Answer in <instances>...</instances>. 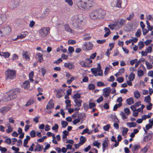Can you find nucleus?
<instances>
[{
  "mask_svg": "<svg viewBox=\"0 0 153 153\" xmlns=\"http://www.w3.org/2000/svg\"><path fill=\"white\" fill-rule=\"evenodd\" d=\"M83 19L82 15V14L75 16L72 19L70 23L74 28L79 29L80 28Z\"/></svg>",
  "mask_w": 153,
  "mask_h": 153,
  "instance_id": "f257e3e1",
  "label": "nucleus"
},
{
  "mask_svg": "<svg viewBox=\"0 0 153 153\" xmlns=\"http://www.w3.org/2000/svg\"><path fill=\"white\" fill-rule=\"evenodd\" d=\"M105 13V11L101 9H99L92 10L89 13V16L91 19H95L103 18Z\"/></svg>",
  "mask_w": 153,
  "mask_h": 153,
  "instance_id": "f03ea898",
  "label": "nucleus"
},
{
  "mask_svg": "<svg viewBox=\"0 0 153 153\" xmlns=\"http://www.w3.org/2000/svg\"><path fill=\"white\" fill-rule=\"evenodd\" d=\"M19 93L17 89H14L10 91L7 94V96L5 98V101L12 100L17 97V94Z\"/></svg>",
  "mask_w": 153,
  "mask_h": 153,
  "instance_id": "7ed1b4c3",
  "label": "nucleus"
},
{
  "mask_svg": "<svg viewBox=\"0 0 153 153\" xmlns=\"http://www.w3.org/2000/svg\"><path fill=\"white\" fill-rule=\"evenodd\" d=\"M6 79L9 81L14 79L16 76L15 70L8 69L5 72Z\"/></svg>",
  "mask_w": 153,
  "mask_h": 153,
  "instance_id": "20e7f679",
  "label": "nucleus"
},
{
  "mask_svg": "<svg viewBox=\"0 0 153 153\" xmlns=\"http://www.w3.org/2000/svg\"><path fill=\"white\" fill-rule=\"evenodd\" d=\"M50 28L48 27H43L39 31V36L42 38L46 36L49 32Z\"/></svg>",
  "mask_w": 153,
  "mask_h": 153,
  "instance_id": "39448f33",
  "label": "nucleus"
},
{
  "mask_svg": "<svg viewBox=\"0 0 153 153\" xmlns=\"http://www.w3.org/2000/svg\"><path fill=\"white\" fill-rule=\"evenodd\" d=\"M92 61L90 58H88L85 61H82L80 62L79 64L82 67L87 68L90 67L92 66L91 63Z\"/></svg>",
  "mask_w": 153,
  "mask_h": 153,
  "instance_id": "423d86ee",
  "label": "nucleus"
},
{
  "mask_svg": "<svg viewBox=\"0 0 153 153\" xmlns=\"http://www.w3.org/2000/svg\"><path fill=\"white\" fill-rule=\"evenodd\" d=\"M78 7L80 9H88L85 1L82 2V0H74Z\"/></svg>",
  "mask_w": 153,
  "mask_h": 153,
  "instance_id": "0eeeda50",
  "label": "nucleus"
},
{
  "mask_svg": "<svg viewBox=\"0 0 153 153\" xmlns=\"http://www.w3.org/2000/svg\"><path fill=\"white\" fill-rule=\"evenodd\" d=\"M92 73L95 76H102L103 75L102 71L99 68H92L91 69Z\"/></svg>",
  "mask_w": 153,
  "mask_h": 153,
  "instance_id": "6e6552de",
  "label": "nucleus"
},
{
  "mask_svg": "<svg viewBox=\"0 0 153 153\" xmlns=\"http://www.w3.org/2000/svg\"><path fill=\"white\" fill-rule=\"evenodd\" d=\"M93 45L90 42H85L83 43L82 45V48L83 49L86 50H89L92 49Z\"/></svg>",
  "mask_w": 153,
  "mask_h": 153,
  "instance_id": "1a4fd4ad",
  "label": "nucleus"
},
{
  "mask_svg": "<svg viewBox=\"0 0 153 153\" xmlns=\"http://www.w3.org/2000/svg\"><path fill=\"white\" fill-rule=\"evenodd\" d=\"M111 30L117 29L120 28V26H119L118 23L117 21L114 22L113 23L109 25L108 26Z\"/></svg>",
  "mask_w": 153,
  "mask_h": 153,
  "instance_id": "9d476101",
  "label": "nucleus"
},
{
  "mask_svg": "<svg viewBox=\"0 0 153 153\" xmlns=\"http://www.w3.org/2000/svg\"><path fill=\"white\" fill-rule=\"evenodd\" d=\"M1 28L4 35L9 34L11 31L10 27L8 26H3Z\"/></svg>",
  "mask_w": 153,
  "mask_h": 153,
  "instance_id": "9b49d317",
  "label": "nucleus"
},
{
  "mask_svg": "<svg viewBox=\"0 0 153 153\" xmlns=\"http://www.w3.org/2000/svg\"><path fill=\"white\" fill-rule=\"evenodd\" d=\"M111 91V89L110 87H107L104 88L103 89V95L105 98L108 97L109 95V93Z\"/></svg>",
  "mask_w": 153,
  "mask_h": 153,
  "instance_id": "f8f14e48",
  "label": "nucleus"
},
{
  "mask_svg": "<svg viewBox=\"0 0 153 153\" xmlns=\"http://www.w3.org/2000/svg\"><path fill=\"white\" fill-rule=\"evenodd\" d=\"M64 66L65 68L71 70L74 69L75 68L74 63L72 62L65 63Z\"/></svg>",
  "mask_w": 153,
  "mask_h": 153,
  "instance_id": "ddd939ff",
  "label": "nucleus"
},
{
  "mask_svg": "<svg viewBox=\"0 0 153 153\" xmlns=\"http://www.w3.org/2000/svg\"><path fill=\"white\" fill-rule=\"evenodd\" d=\"M22 56L23 58L27 61H30V59L28 52L27 51H23L22 52Z\"/></svg>",
  "mask_w": 153,
  "mask_h": 153,
  "instance_id": "4468645a",
  "label": "nucleus"
},
{
  "mask_svg": "<svg viewBox=\"0 0 153 153\" xmlns=\"http://www.w3.org/2000/svg\"><path fill=\"white\" fill-rule=\"evenodd\" d=\"M54 103L52 99H51L48 102L47 106L46 109L48 110L51 109L54 107Z\"/></svg>",
  "mask_w": 153,
  "mask_h": 153,
  "instance_id": "2eb2a0df",
  "label": "nucleus"
},
{
  "mask_svg": "<svg viewBox=\"0 0 153 153\" xmlns=\"http://www.w3.org/2000/svg\"><path fill=\"white\" fill-rule=\"evenodd\" d=\"M6 128H7V129L5 130L7 133H10L13 131V128L12 126L10 125V123L6 124Z\"/></svg>",
  "mask_w": 153,
  "mask_h": 153,
  "instance_id": "dca6fc26",
  "label": "nucleus"
},
{
  "mask_svg": "<svg viewBox=\"0 0 153 153\" xmlns=\"http://www.w3.org/2000/svg\"><path fill=\"white\" fill-rule=\"evenodd\" d=\"M85 2L88 9L92 7L94 4L93 0H85Z\"/></svg>",
  "mask_w": 153,
  "mask_h": 153,
  "instance_id": "f3484780",
  "label": "nucleus"
},
{
  "mask_svg": "<svg viewBox=\"0 0 153 153\" xmlns=\"http://www.w3.org/2000/svg\"><path fill=\"white\" fill-rule=\"evenodd\" d=\"M10 109V108L9 107L4 106L1 108L0 109V112L4 113L9 111Z\"/></svg>",
  "mask_w": 153,
  "mask_h": 153,
  "instance_id": "a211bd4d",
  "label": "nucleus"
},
{
  "mask_svg": "<svg viewBox=\"0 0 153 153\" xmlns=\"http://www.w3.org/2000/svg\"><path fill=\"white\" fill-rule=\"evenodd\" d=\"M36 56L38 59V61L41 62L43 61V55L40 53H37L36 54Z\"/></svg>",
  "mask_w": 153,
  "mask_h": 153,
  "instance_id": "6ab92c4d",
  "label": "nucleus"
},
{
  "mask_svg": "<svg viewBox=\"0 0 153 153\" xmlns=\"http://www.w3.org/2000/svg\"><path fill=\"white\" fill-rule=\"evenodd\" d=\"M118 22L119 26H120V28L122 27V26L125 24L126 22V19H121L119 21H117Z\"/></svg>",
  "mask_w": 153,
  "mask_h": 153,
  "instance_id": "aec40b11",
  "label": "nucleus"
},
{
  "mask_svg": "<svg viewBox=\"0 0 153 153\" xmlns=\"http://www.w3.org/2000/svg\"><path fill=\"white\" fill-rule=\"evenodd\" d=\"M22 87L25 89H27L30 87V83L28 81L25 82L22 85Z\"/></svg>",
  "mask_w": 153,
  "mask_h": 153,
  "instance_id": "412c9836",
  "label": "nucleus"
},
{
  "mask_svg": "<svg viewBox=\"0 0 153 153\" xmlns=\"http://www.w3.org/2000/svg\"><path fill=\"white\" fill-rule=\"evenodd\" d=\"M10 53L8 52H0V56H3L5 58H8L10 56Z\"/></svg>",
  "mask_w": 153,
  "mask_h": 153,
  "instance_id": "4be33fe9",
  "label": "nucleus"
},
{
  "mask_svg": "<svg viewBox=\"0 0 153 153\" xmlns=\"http://www.w3.org/2000/svg\"><path fill=\"white\" fill-rule=\"evenodd\" d=\"M126 77H128V80L133 81L134 79L135 74L133 73H131L128 76V75H126Z\"/></svg>",
  "mask_w": 153,
  "mask_h": 153,
  "instance_id": "5701e85b",
  "label": "nucleus"
},
{
  "mask_svg": "<svg viewBox=\"0 0 153 153\" xmlns=\"http://www.w3.org/2000/svg\"><path fill=\"white\" fill-rule=\"evenodd\" d=\"M65 30L67 32L72 33H73L72 30L71 29L68 24L65 25H64Z\"/></svg>",
  "mask_w": 153,
  "mask_h": 153,
  "instance_id": "b1692460",
  "label": "nucleus"
},
{
  "mask_svg": "<svg viewBox=\"0 0 153 153\" xmlns=\"http://www.w3.org/2000/svg\"><path fill=\"white\" fill-rule=\"evenodd\" d=\"M62 89H59L56 90V97L57 98H60L62 96L61 93L62 91Z\"/></svg>",
  "mask_w": 153,
  "mask_h": 153,
  "instance_id": "393cba45",
  "label": "nucleus"
},
{
  "mask_svg": "<svg viewBox=\"0 0 153 153\" xmlns=\"http://www.w3.org/2000/svg\"><path fill=\"white\" fill-rule=\"evenodd\" d=\"M152 134H146L144 137L143 140L145 142H147L150 140L152 137Z\"/></svg>",
  "mask_w": 153,
  "mask_h": 153,
  "instance_id": "a878e982",
  "label": "nucleus"
},
{
  "mask_svg": "<svg viewBox=\"0 0 153 153\" xmlns=\"http://www.w3.org/2000/svg\"><path fill=\"white\" fill-rule=\"evenodd\" d=\"M74 102L76 103V105L78 107H80L81 106V104L82 102V101L81 100H74Z\"/></svg>",
  "mask_w": 153,
  "mask_h": 153,
  "instance_id": "bb28decb",
  "label": "nucleus"
},
{
  "mask_svg": "<svg viewBox=\"0 0 153 153\" xmlns=\"http://www.w3.org/2000/svg\"><path fill=\"white\" fill-rule=\"evenodd\" d=\"M6 19V16L5 14H0V23H1L3 21H4Z\"/></svg>",
  "mask_w": 153,
  "mask_h": 153,
  "instance_id": "cd10ccee",
  "label": "nucleus"
},
{
  "mask_svg": "<svg viewBox=\"0 0 153 153\" xmlns=\"http://www.w3.org/2000/svg\"><path fill=\"white\" fill-rule=\"evenodd\" d=\"M137 123L135 122L127 123V126L131 128L134 127L136 126Z\"/></svg>",
  "mask_w": 153,
  "mask_h": 153,
  "instance_id": "c85d7f7f",
  "label": "nucleus"
},
{
  "mask_svg": "<svg viewBox=\"0 0 153 153\" xmlns=\"http://www.w3.org/2000/svg\"><path fill=\"white\" fill-rule=\"evenodd\" d=\"M80 141L79 142V144L82 145L85 142L86 140L85 137L83 136H81L80 138Z\"/></svg>",
  "mask_w": 153,
  "mask_h": 153,
  "instance_id": "c756f323",
  "label": "nucleus"
},
{
  "mask_svg": "<svg viewBox=\"0 0 153 153\" xmlns=\"http://www.w3.org/2000/svg\"><path fill=\"white\" fill-rule=\"evenodd\" d=\"M126 102L128 104L131 105L134 103L133 98L132 97H130L128 99L126 100Z\"/></svg>",
  "mask_w": 153,
  "mask_h": 153,
  "instance_id": "7c9ffc66",
  "label": "nucleus"
},
{
  "mask_svg": "<svg viewBox=\"0 0 153 153\" xmlns=\"http://www.w3.org/2000/svg\"><path fill=\"white\" fill-rule=\"evenodd\" d=\"M140 148V146L139 145L135 144L132 148V151L134 153L135 151L138 150Z\"/></svg>",
  "mask_w": 153,
  "mask_h": 153,
  "instance_id": "2f4dec72",
  "label": "nucleus"
},
{
  "mask_svg": "<svg viewBox=\"0 0 153 153\" xmlns=\"http://www.w3.org/2000/svg\"><path fill=\"white\" fill-rule=\"evenodd\" d=\"M102 145L103 146V151L104 152L105 150V147L108 146V144L106 140H105L104 141L102 144Z\"/></svg>",
  "mask_w": 153,
  "mask_h": 153,
  "instance_id": "473e14b6",
  "label": "nucleus"
},
{
  "mask_svg": "<svg viewBox=\"0 0 153 153\" xmlns=\"http://www.w3.org/2000/svg\"><path fill=\"white\" fill-rule=\"evenodd\" d=\"M28 32L25 31V32H22L20 35H19L20 39L25 37L28 34Z\"/></svg>",
  "mask_w": 153,
  "mask_h": 153,
  "instance_id": "72a5a7b5",
  "label": "nucleus"
},
{
  "mask_svg": "<svg viewBox=\"0 0 153 153\" xmlns=\"http://www.w3.org/2000/svg\"><path fill=\"white\" fill-rule=\"evenodd\" d=\"M134 97L136 99L139 98L140 97V94L138 91H136L134 92Z\"/></svg>",
  "mask_w": 153,
  "mask_h": 153,
  "instance_id": "f704fd0d",
  "label": "nucleus"
},
{
  "mask_svg": "<svg viewBox=\"0 0 153 153\" xmlns=\"http://www.w3.org/2000/svg\"><path fill=\"white\" fill-rule=\"evenodd\" d=\"M137 75L139 77H142L144 75L143 71L141 69L138 70L137 71Z\"/></svg>",
  "mask_w": 153,
  "mask_h": 153,
  "instance_id": "c9c22d12",
  "label": "nucleus"
},
{
  "mask_svg": "<svg viewBox=\"0 0 153 153\" xmlns=\"http://www.w3.org/2000/svg\"><path fill=\"white\" fill-rule=\"evenodd\" d=\"M146 66L147 68L149 70L152 68L153 67L152 65L148 62L146 61Z\"/></svg>",
  "mask_w": 153,
  "mask_h": 153,
  "instance_id": "e433bc0d",
  "label": "nucleus"
},
{
  "mask_svg": "<svg viewBox=\"0 0 153 153\" xmlns=\"http://www.w3.org/2000/svg\"><path fill=\"white\" fill-rule=\"evenodd\" d=\"M122 105V103H118L115 104L114 106L113 110L114 111H116L118 108H120Z\"/></svg>",
  "mask_w": 153,
  "mask_h": 153,
  "instance_id": "4c0bfd02",
  "label": "nucleus"
},
{
  "mask_svg": "<svg viewBox=\"0 0 153 153\" xmlns=\"http://www.w3.org/2000/svg\"><path fill=\"white\" fill-rule=\"evenodd\" d=\"M48 137H50L51 136H52L53 137V140L52 142L53 143H54L55 144H57L58 142L56 140V137L55 136V134H53L52 135H51L52 134H47Z\"/></svg>",
  "mask_w": 153,
  "mask_h": 153,
  "instance_id": "58836bf2",
  "label": "nucleus"
},
{
  "mask_svg": "<svg viewBox=\"0 0 153 153\" xmlns=\"http://www.w3.org/2000/svg\"><path fill=\"white\" fill-rule=\"evenodd\" d=\"M83 38L85 40H88L90 39L91 37L88 36V34H85L83 36Z\"/></svg>",
  "mask_w": 153,
  "mask_h": 153,
  "instance_id": "ea45409f",
  "label": "nucleus"
},
{
  "mask_svg": "<svg viewBox=\"0 0 153 153\" xmlns=\"http://www.w3.org/2000/svg\"><path fill=\"white\" fill-rule=\"evenodd\" d=\"M81 97L80 95L79 94L77 93L75 94L73 97V98L74 99V100H79V99Z\"/></svg>",
  "mask_w": 153,
  "mask_h": 153,
  "instance_id": "a19ab883",
  "label": "nucleus"
},
{
  "mask_svg": "<svg viewBox=\"0 0 153 153\" xmlns=\"http://www.w3.org/2000/svg\"><path fill=\"white\" fill-rule=\"evenodd\" d=\"M150 100L151 98L150 95H148L145 97L144 101L146 102L149 103L150 102Z\"/></svg>",
  "mask_w": 153,
  "mask_h": 153,
  "instance_id": "79ce46f5",
  "label": "nucleus"
},
{
  "mask_svg": "<svg viewBox=\"0 0 153 153\" xmlns=\"http://www.w3.org/2000/svg\"><path fill=\"white\" fill-rule=\"evenodd\" d=\"M33 73V71H32L29 74V80L32 82H33V79H32L34 75Z\"/></svg>",
  "mask_w": 153,
  "mask_h": 153,
  "instance_id": "37998d69",
  "label": "nucleus"
},
{
  "mask_svg": "<svg viewBox=\"0 0 153 153\" xmlns=\"http://www.w3.org/2000/svg\"><path fill=\"white\" fill-rule=\"evenodd\" d=\"M152 114V113H150V114H148V115H143L142 116V118L143 120H145L147 118H149L151 117V116Z\"/></svg>",
  "mask_w": 153,
  "mask_h": 153,
  "instance_id": "c03bdc74",
  "label": "nucleus"
},
{
  "mask_svg": "<svg viewBox=\"0 0 153 153\" xmlns=\"http://www.w3.org/2000/svg\"><path fill=\"white\" fill-rule=\"evenodd\" d=\"M58 128L59 126L58 125L56 124H55L54 126L52 127V130L54 131L55 133H56L58 131Z\"/></svg>",
  "mask_w": 153,
  "mask_h": 153,
  "instance_id": "a18cd8bd",
  "label": "nucleus"
},
{
  "mask_svg": "<svg viewBox=\"0 0 153 153\" xmlns=\"http://www.w3.org/2000/svg\"><path fill=\"white\" fill-rule=\"evenodd\" d=\"M141 33V31L140 29H138L135 33V36L137 37H139Z\"/></svg>",
  "mask_w": 153,
  "mask_h": 153,
  "instance_id": "49530a36",
  "label": "nucleus"
},
{
  "mask_svg": "<svg viewBox=\"0 0 153 153\" xmlns=\"http://www.w3.org/2000/svg\"><path fill=\"white\" fill-rule=\"evenodd\" d=\"M120 115L121 116L122 118L123 119H126L127 118L128 115L126 114L125 113L123 112H122L120 113Z\"/></svg>",
  "mask_w": 153,
  "mask_h": 153,
  "instance_id": "de8ad7c7",
  "label": "nucleus"
},
{
  "mask_svg": "<svg viewBox=\"0 0 153 153\" xmlns=\"http://www.w3.org/2000/svg\"><path fill=\"white\" fill-rule=\"evenodd\" d=\"M34 102V101L33 99H30L26 104V106H28L32 104Z\"/></svg>",
  "mask_w": 153,
  "mask_h": 153,
  "instance_id": "09e8293b",
  "label": "nucleus"
},
{
  "mask_svg": "<svg viewBox=\"0 0 153 153\" xmlns=\"http://www.w3.org/2000/svg\"><path fill=\"white\" fill-rule=\"evenodd\" d=\"M121 0H117V4L116 6L118 7H123L121 6Z\"/></svg>",
  "mask_w": 153,
  "mask_h": 153,
  "instance_id": "8fccbe9b",
  "label": "nucleus"
},
{
  "mask_svg": "<svg viewBox=\"0 0 153 153\" xmlns=\"http://www.w3.org/2000/svg\"><path fill=\"white\" fill-rule=\"evenodd\" d=\"M152 125H151L150 124H149L147 125L146 126V129H145V128H144V130L145 132V133H147V131L146 130H148L150 128H152Z\"/></svg>",
  "mask_w": 153,
  "mask_h": 153,
  "instance_id": "3c124183",
  "label": "nucleus"
},
{
  "mask_svg": "<svg viewBox=\"0 0 153 153\" xmlns=\"http://www.w3.org/2000/svg\"><path fill=\"white\" fill-rule=\"evenodd\" d=\"M68 123L65 121H62L61 122L63 128H65L68 125Z\"/></svg>",
  "mask_w": 153,
  "mask_h": 153,
  "instance_id": "603ef678",
  "label": "nucleus"
},
{
  "mask_svg": "<svg viewBox=\"0 0 153 153\" xmlns=\"http://www.w3.org/2000/svg\"><path fill=\"white\" fill-rule=\"evenodd\" d=\"M139 48L140 49H141L142 48L144 47V45L143 42H140L138 43Z\"/></svg>",
  "mask_w": 153,
  "mask_h": 153,
  "instance_id": "864d4df0",
  "label": "nucleus"
},
{
  "mask_svg": "<svg viewBox=\"0 0 153 153\" xmlns=\"http://www.w3.org/2000/svg\"><path fill=\"white\" fill-rule=\"evenodd\" d=\"M18 58V56L16 54H14L12 56V60L14 61L17 60Z\"/></svg>",
  "mask_w": 153,
  "mask_h": 153,
  "instance_id": "5fc2aeb1",
  "label": "nucleus"
},
{
  "mask_svg": "<svg viewBox=\"0 0 153 153\" xmlns=\"http://www.w3.org/2000/svg\"><path fill=\"white\" fill-rule=\"evenodd\" d=\"M100 143L98 142L97 141H95L93 143V145L94 146H97L98 148H99V146L100 145Z\"/></svg>",
  "mask_w": 153,
  "mask_h": 153,
  "instance_id": "6e6d98bb",
  "label": "nucleus"
},
{
  "mask_svg": "<svg viewBox=\"0 0 153 153\" xmlns=\"http://www.w3.org/2000/svg\"><path fill=\"white\" fill-rule=\"evenodd\" d=\"M65 102L66 104V107H68L71 106V101L69 100H67L65 101Z\"/></svg>",
  "mask_w": 153,
  "mask_h": 153,
  "instance_id": "4d7b16f0",
  "label": "nucleus"
},
{
  "mask_svg": "<svg viewBox=\"0 0 153 153\" xmlns=\"http://www.w3.org/2000/svg\"><path fill=\"white\" fill-rule=\"evenodd\" d=\"M88 88L90 90H93L95 89V85L92 84H90L88 85Z\"/></svg>",
  "mask_w": 153,
  "mask_h": 153,
  "instance_id": "13d9d810",
  "label": "nucleus"
},
{
  "mask_svg": "<svg viewBox=\"0 0 153 153\" xmlns=\"http://www.w3.org/2000/svg\"><path fill=\"white\" fill-rule=\"evenodd\" d=\"M12 149L15 151V153H17L19 152L18 151H19V148H16L14 146H13L12 147Z\"/></svg>",
  "mask_w": 153,
  "mask_h": 153,
  "instance_id": "bf43d9fd",
  "label": "nucleus"
},
{
  "mask_svg": "<svg viewBox=\"0 0 153 153\" xmlns=\"http://www.w3.org/2000/svg\"><path fill=\"white\" fill-rule=\"evenodd\" d=\"M65 1L70 6H72L73 4V2L72 0H65Z\"/></svg>",
  "mask_w": 153,
  "mask_h": 153,
  "instance_id": "052dcab7",
  "label": "nucleus"
},
{
  "mask_svg": "<svg viewBox=\"0 0 153 153\" xmlns=\"http://www.w3.org/2000/svg\"><path fill=\"white\" fill-rule=\"evenodd\" d=\"M68 44L69 45L70 44H75L76 43V42L75 40H72L70 39L68 40Z\"/></svg>",
  "mask_w": 153,
  "mask_h": 153,
  "instance_id": "680f3d73",
  "label": "nucleus"
},
{
  "mask_svg": "<svg viewBox=\"0 0 153 153\" xmlns=\"http://www.w3.org/2000/svg\"><path fill=\"white\" fill-rule=\"evenodd\" d=\"M4 142L5 143L10 144L11 143V139L10 138H8L6 139Z\"/></svg>",
  "mask_w": 153,
  "mask_h": 153,
  "instance_id": "e2e57ef3",
  "label": "nucleus"
},
{
  "mask_svg": "<svg viewBox=\"0 0 153 153\" xmlns=\"http://www.w3.org/2000/svg\"><path fill=\"white\" fill-rule=\"evenodd\" d=\"M143 33L144 35H145L149 32V30H148L145 28L142 29Z\"/></svg>",
  "mask_w": 153,
  "mask_h": 153,
  "instance_id": "0e129e2a",
  "label": "nucleus"
},
{
  "mask_svg": "<svg viewBox=\"0 0 153 153\" xmlns=\"http://www.w3.org/2000/svg\"><path fill=\"white\" fill-rule=\"evenodd\" d=\"M44 129L45 131H48L51 129V127L49 125L47 124L45 126Z\"/></svg>",
  "mask_w": 153,
  "mask_h": 153,
  "instance_id": "69168bd1",
  "label": "nucleus"
},
{
  "mask_svg": "<svg viewBox=\"0 0 153 153\" xmlns=\"http://www.w3.org/2000/svg\"><path fill=\"white\" fill-rule=\"evenodd\" d=\"M98 86H105V84L102 82L99 81L97 83V84Z\"/></svg>",
  "mask_w": 153,
  "mask_h": 153,
  "instance_id": "338daca9",
  "label": "nucleus"
},
{
  "mask_svg": "<svg viewBox=\"0 0 153 153\" xmlns=\"http://www.w3.org/2000/svg\"><path fill=\"white\" fill-rule=\"evenodd\" d=\"M147 74L148 76L153 77V71H148Z\"/></svg>",
  "mask_w": 153,
  "mask_h": 153,
  "instance_id": "774afa93",
  "label": "nucleus"
}]
</instances>
